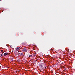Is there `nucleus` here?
Segmentation results:
<instances>
[{
  "mask_svg": "<svg viewBox=\"0 0 75 75\" xmlns=\"http://www.w3.org/2000/svg\"><path fill=\"white\" fill-rule=\"evenodd\" d=\"M21 54H20V55H23V53H21Z\"/></svg>",
  "mask_w": 75,
  "mask_h": 75,
  "instance_id": "6",
  "label": "nucleus"
},
{
  "mask_svg": "<svg viewBox=\"0 0 75 75\" xmlns=\"http://www.w3.org/2000/svg\"><path fill=\"white\" fill-rule=\"evenodd\" d=\"M32 56V55H30L28 57H31Z\"/></svg>",
  "mask_w": 75,
  "mask_h": 75,
  "instance_id": "4",
  "label": "nucleus"
},
{
  "mask_svg": "<svg viewBox=\"0 0 75 75\" xmlns=\"http://www.w3.org/2000/svg\"><path fill=\"white\" fill-rule=\"evenodd\" d=\"M8 53H4V56H6V55H8Z\"/></svg>",
  "mask_w": 75,
  "mask_h": 75,
  "instance_id": "3",
  "label": "nucleus"
},
{
  "mask_svg": "<svg viewBox=\"0 0 75 75\" xmlns=\"http://www.w3.org/2000/svg\"><path fill=\"white\" fill-rule=\"evenodd\" d=\"M45 68H46V67H45Z\"/></svg>",
  "mask_w": 75,
  "mask_h": 75,
  "instance_id": "9",
  "label": "nucleus"
},
{
  "mask_svg": "<svg viewBox=\"0 0 75 75\" xmlns=\"http://www.w3.org/2000/svg\"><path fill=\"white\" fill-rule=\"evenodd\" d=\"M2 55H3V54H1V57H2Z\"/></svg>",
  "mask_w": 75,
  "mask_h": 75,
  "instance_id": "8",
  "label": "nucleus"
},
{
  "mask_svg": "<svg viewBox=\"0 0 75 75\" xmlns=\"http://www.w3.org/2000/svg\"><path fill=\"white\" fill-rule=\"evenodd\" d=\"M16 51H18L19 50H20V47H17L16 48Z\"/></svg>",
  "mask_w": 75,
  "mask_h": 75,
  "instance_id": "2",
  "label": "nucleus"
},
{
  "mask_svg": "<svg viewBox=\"0 0 75 75\" xmlns=\"http://www.w3.org/2000/svg\"><path fill=\"white\" fill-rule=\"evenodd\" d=\"M28 50V48H26V47H23V48H22V51L23 52H27Z\"/></svg>",
  "mask_w": 75,
  "mask_h": 75,
  "instance_id": "1",
  "label": "nucleus"
},
{
  "mask_svg": "<svg viewBox=\"0 0 75 75\" xmlns=\"http://www.w3.org/2000/svg\"><path fill=\"white\" fill-rule=\"evenodd\" d=\"M1 52H3L4 51L3 50H1Z\"/></svg>",
  "mask_w": 75,
  "mask_h": 75,
  "instance_id": "7",
  "label": "nucleus"
},
{
  "mask_svg": "<svg viewBox=\"0 0 75 75\" xmlns=\"http://www.w3.org/2000/svg\"><path fill=\"white\" fill-rule=\"evenodd\" d=\"M40 68H42L43 67H42V65H40Z\"/></svg>",
  "mask_w": 75,
  "mask_h": 75,
  "instance_id": "5",
  "label": "nucleus"
}]
</instances>
